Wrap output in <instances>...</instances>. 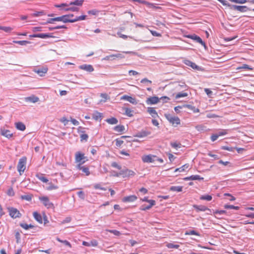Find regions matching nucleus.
I'll use <instances>...</instances> for the list:
<instances>
[{"instance_id":"1","label":"nucleus","mask_w":254,"mask_h":254,"mask_svg":"<svg viewBox=\"0 0 254 254\" xmlns=\"http://www.w3.org/2000/svg\"><path fill=\"white\" fill-rule=\"evenodd\" d=\"M26 163V157H23L19 160L17 168V170L19 172L20 175H22V173H23L25 170Z\"/></svg>"},{"instance_id":"2","label":"nucleus","mask_w":254,"mask_h":254,"mask_svg":"<svg viewBox=\"0 0 254 254\" xmlns=\"http://www.w3.org/2000/svg\"><path fill=\"white\" fill-rule=\"evenodd\" d=\"M165 117L168 121L174 126L180 124V120L178 117L173 116L170 114H166Z\"/></svg>"},{"instance_id":"3","label":"nucleus","mask_w":254,"mask_h":254,"mask_svg":"<svg viewBox=\"0 0 254 254\" xmlns=\"http://www.w3.org/2000/svg\"><path fill=\"white\" fill-rule=\"evenodd\" d=\"M8 210L9 213V215L13 218H19L21 216V214L20 213L16 208L14 207H9Z\"/></svg>"},{"instance_id":"4","label":"nucleus","mask_w":254,"mask_h":254,"mask_svg":"<svg viewBox=\"0 0 254 254\" xmlns=\"http://www.w3.org/2000/svg\"><path fill=\"white\" fill-rule=\"evenodd\" d=\"M75 157V162L76 163H78V164H80V163L81 164H83L86 161L85 159H86V157L84 156V154L81 153L79 152H77L76 153Z\"/></svg>"},{"instance_id":"5","label":"nucleus","mask_w":254,"mask_h":254,"mask_svg":"<svg viewBox=\"0 0 254 254\" xmlns=\"http://www.w3.org/2000/svg\"><path fill=\"white\" fill-rule=\"evenodd\" d=\"M120 174L123 178L128 177L130 176H133L135 175V173L130 170L127 168L122 169L120 171Z\"/></svg>"},{"instance_id":"6","label":"nucleus","mask_w":254,"mask_h":254,"mask_svg":"<svg viewBox=\"0 0 254 254\" xmlns=\"http://www.w3.org/2000/svg\"><path fill=\"white\" fill-rule=\"evenodd\" d=\"M155 158H157L156 156L149 154L143 156L142 157V160L144 163H153L156 161Z\"/></svg>"},{"instance_id":"7","label":"nucleus","mask_w":254,"mask_h":254,"mask_svg":"<svg viewBox=\"0 0 254 254\" xmlns=\"http://www.w3.org/2000/svg\"><path fill=\"white\" fill-rule=\"evenodd\" d=\"M193 207L196 210L197 212H198L199 211H208L209 212L207 213V214H210L211 212V209L207 207L206 206L202 205H196L194 204L193 205Z\"/></svg>"},{"instance_id":"8","label":"nucleus","mask_w":254,"mask_h":254,"mask_svg":"<svg viewBox=\"0 0 254 254\" xmlns=\"http://www.w3.org/2000/svg\"><path fill=\"white\" fill-rule=\"evenodd\" d=\"M48 68L47 66H43L35 68L34 71L39 74L40 76H44L47 72Z\"/></svg>"},{"instance_id":"9","label":"nucleus","mask_w":254,"mask_h":254,"mask_svg":"<svg viewBox=\"0 0 254 254\" xmlns=\"http://www.w3.org/2000/svg\"><path fill=\"white\" fill-rule=\"evenodd\" d=\"M30 37H34V38H42V39L55 37V36H52V34L50 33L34 34L30 35Z\"/></svg>"},{"instance_id":"10","label":"nucleus","mask_w":254,"mask_h":254,"mask_svg":"<svg viewBox=\"0 0 254 254\" xmlns=\"http://www.w3.org/2000/svg\"><path fill=\"white\" fill-rule=\"evenodd\" d=\"M231 8H233L234 10H236L240 12H246L248 10H250V9L247 6H241V5H232L231 6Z\"/></svg>"},{"instance_id":"11","label":"nucleus","mask_w":254,"mask_h":254,"mask_svg":"<svg viewBox=\"0 0 254 254\" xmlns=\"http://www.w3.org/2000/svg\"><path fill=\"white\" fill-rule=\"evenodd\" d=\"M159 98L157 96H153L148 98L146 100L147 105H154L157 104L159 101Z\"/></svg>"},{"instance_id":"12","label":"nucleus","mask_w":254,"mask_h":254,"mask_svg":"<svg viewBox=\"0 0 254 254\" xmlns=\"http://www.w3.org/2000/svg\"><path fill=\"white\" fill-rule=\"evenodd\" d=\"M188 38L194 40L196 42L200 44L201 45L205 47V43L202 40V39L198 36L193 34V35H190L187 36Z\"/></svg>"},{"instance_id":"13","label":"nucleus","mask_w":254,"mask_h":254,"mask_svg":"<svg viewBox=\"0 0 254 254\" xmlns=\"http://www.w3.org/2000/svg\"><path fill=\"white\" fill-rule=\"evenodd\" d=\"M39 199L42 202L43 204L48 208L50 207L53 205L52 203L50 202L49 199L47 196L39 197Z\"/></svg>"},{"instance_id":"14","label":"nucleus","mask_w":254,"mask_h":254,"mask_svg":"<svg viewBox=\"0 0 254 254\" xmlns=\"http://www.w3.org/2000/svg\"><path fill=\"white\" fill-rule=\"evenodd\" d=\"M0 134L7 138H10L13 136V133L9 130L5 128H1L0 130Z\"/></svg>"},{"instance_id":"15","label":"nucleus","mask_w":254,"mask_h":254,"mask_svg":"<svg viewBox=\"0 0 254 254\" xmlns=\"http://www.w3.org/2000/svg\"><path fill=\"white\" fill-rule=\"evenodd\" d=\"M137 197L135 195L127 196L123 198L122 201L124 202H131L135 201Z\"/></svg>"},{"instance_id":"16","label":"nucleus","mask_w":254,"mask_h":254,"mask_svg":"<svg viewBox=\"0 0 254 254\" xmlns=\"http://www.w3.org/2000/svg\"><path fill=\"white\" fill-rule=\"evenodd\" d=\"M121 99L122 100H127V101H128L129 102H130V103H131V104H132L133 105H136L137 103L135 98H133V97H132L131 96H129L128 95H124V96H123L121 97Z\"/></svg>"},{"instance_id":"17","label":"nucleus","mask_w":254,"mask_h":254,"mask_svg":"<svg viewBox=\"0 0 254 254\" xmlns=\"http://www.w3.org/2000/svg\"><path fill=\"white\" fill-rule=\"evenodd\" d=\"M82 164H77L76 168L81 170L83 173H84L86 176H88L90 174V171L89 168L85 166H82Z\"/></svg>"},{"instance_id":"18","label":"nucleus","mask_w":254,"mask_h":254,"mask_svg":"<svg viewBox=\"0 0 254 254\" xmlns=\"http://www.w3.org/2000/svg\"><path fill=\"white\" fill-rule=\"evenodd\" d=\"M57 21H62L64 23H72V19L67 18L66 15L56 17Z\"/></svg>"},{"instance_id":"19","label":"nucleus","mask_w":254,"mask_h":254,"mask_svg":"<svg viewBox=\"0 0 254 254\" xmlns=\"http://www.w3.org/2000/svg\"><path fill=\"white\" fill-rule=\"evenodd\" d=\"M79 68L90 72L94 70L93 66L90 64H82L80 65Z\"/></svg>"},{"instance_id":"20","label":"nucleus","mask_w":254,"mask_h":254,"mask_svg":"<svg viewBox=\"0 0 254 254\" xmlns=\"http://www.w3.org/2000/svg\"><path fill=\"white\" fill-rule=\"evenodd\" d=\"M151 134V132L147 130H141L138 132L135 135L138 137H144Z\"/></svg>"},{"instance_id":"21","label":"nucleus","mask_w":254,"mask_h":254,"mask_svg":"<svg viewBox=\"0 0 254 254\" xmlns=\"http://www.w3.org/2000/svg\"><path fill=\"white\" fill-rule=\"evenodd\" d=\"M176 88L178 90H183V91H186L188 89L189 87L185 82H180Z\"/></svg>"},{"instance_id":"22","label":"nucleus","mask_w":254,"mask_h":254,"mask_svg":"<svg viewBox=\"0 0 254 254\" xmlns=\"http://www.w3.org/2000/svg\"><path fill=\"white\" fill-rule=\"evenodd\" d=\"M147 112L151 115L152 118L155 119L158 117V114L155 110L152 107H148Z\"/></svg>"},{"instance_id":"23","label":"nucleus","mask_w":254,"mask_h":254,"mask_svg":"<svg viewBox=\"0 0 254 254\" xmlns=\"http://www.w3.org/2000/svg\"><path fill=\"white\" fill-rule=\"evenodd\" d=\"M204 179L203 178L201 177L199 175H192L190 177H186L184 178V180L186 181L189 180H203Z\"/></svg>"},{"instance_id":"24","label":"nucleus","mask_w":254,"mask_h":254,"mask_svg":"<svg viewBox=\"0 0 254 254\" xmlns=\"http://www.w3.org/2000/svg\"><path fill=\"white\" fill-rule=\"evenodd\" d=\"M15 125L18 130L24 131L26 129L25 125L22 122L15 123Z\"/></svg>"},{"instance_id":"25","label":"nucleus","mask_w":254,"mask_h":254,"mask_svg":"<svg viewBox=\"0 0 254 254\" xmlns=\"http://www.w3.org/2000/svg\"><path fill=\"white\" fill-rule=\"evenodd\" d=\"M33 217L34 219L38 222L39 223H42V217L40 214L38 213L37 212H33Z\"/></svg>"},{"instance_id":"26","label":"nucleus","mask_w":254,"mask_h":254,"mask_svg":"<svg viewBox=\"0 0 254 254\" xmlns=\"http://www.w3.org/2000/svg\"><path fill=\"white\" fill-rule=\"evenodd\" d=\"M39 99L38 97L34 95L27 97L25 98V100L27 102H30L32 103H36L39 101Z\"/></svg>"},{"instance_id":"27","label":"nucleus","mask_w":254,"mask_h":254,"mask_svg":"<svg viewBox=\"0 0 254 254\" xmlns=\"http://www.w3.org/2000/svg\"><path fill=\"white\" fill-rule=\"evenodd\" d=\"M185 63L186 64H187L188 66H190L193 69H199L200 68L195 63H194L190 61H189V60L186 61Z\"/></svg>"},{"instance_id":"28","label":"nucleus","mask_w":254,"mask_h":254,"mask_svg":"<svg viewBox=\"0 0 254 254\" xmlns=\"http://www.w3.org/2000/svg\"><path fill=\"white\" fill-rule=\"evenodd\" d=\"M84 2V0H74L73 1H70L69 3V5H76V6H82L83 3Z\"/></svg>"},{"instance_id":"29","label":"nucleus","mask_w":254,"mask_h":254,"mask_svg":"<svg viewBox=\"0 0 254 254\" xmlns=\"http://www.w3.org/2000/svg\"><path fill=\"white\" fill-rule=\"evenodd\" d=\"M189 167V164H186L184 165H183L182 167L177 168L175 170V172H182L185 171L187 169H188Z\"/></svg>"},{"instance_id":"30","label":"nucleus","mask_w":254,"mask_h":254,"mask_svg":"<svg viewBox=\"0 0 254 254\" xmlns=\"http://www.w3.org/2000/svg\"><path fill=\"white\" fill-rule=\"evenodd\" d=\"M125 129V127L123 125L116 126L114 127V130L118 132H122Z\"/></svg>"},{"instance_id":"31","label":"nucleus","mask_w":254,"mask_h":254,"mask_svg":"<svg viewBox=\"0 0 254 254\" xmlns=\"http://www.w3.org/2000/svg\"><path fill=\"white\" fill-rule=\"evenodd\" d=\"M170 190L173 191L181 192L183 190V187L182 186H172Z\"/></svg>"},{"instance_id":"32","label":"nucleus","mask_w":254,"mask_h":254,"mask_svg":"<svg viewBox=\"0 0 254 254\" xmlns=\"http://www.w3.org/2000/svg\"><path fill=\"white\" fill-rule=\"evenodd\" d=\"M106 122L111 125L117 124L118 123V120L114 117L107 119Z\"/></svg>"},{"instance_id":"33","label":"nucleus","mask_w":254,"mask_h":254,"mask_svg":"<svg viewBox=\"0 0 254 254\" xmlns=\"http://www.w3.org/2000/svg\"><path fill=\"white\" fill-rule=\"evenodd\" d=\"M86 15H83L79 16H76L75 18L72 19V23L80 21V20H83L86 19Z\"/></svg>"},{"instance_id":"34","label":"nucleus","mask_w":254,"mask_h":254,"mask_svg":"<svg viewBox=\"0 0 254 254\" xmlns=\"http://www.w3.org/2000/svg\"><path fill=\"white\" fill-rule=\"evenodd\" d=\"M36 176L39 180L44 183H47L49 181L48 179L43 176V174H37Z\"/></svg>"},{"instance_id":"35","label":"nucleus","mask_w":254,"mask_h":254,"mask_svg":"<svg viewBox=\"0 0 254 254\" xmlns=\"http://www.w3.org/2000/svg\"><path fill=\"white\" fill-rule=\"evenodd\" d=\"M184 107H187L189 109L192 110L193 112V113H198L199 111L198 109L196 108L195 107L191 105H184Z\"/></svg>"},{"instance_id":"36","label":"nucleus","mask_w":254,"mask_h":254,"mask_svg":"<svg viewBox=\"0 0 254 254\" xmlns=\"http://www.w3.org/2000/svg\"><path fill=\"white\" fill-rule=\"evenodd\" d=\"M123 110H125V114L127 116L129 117L133 116L132 111L131 109L127 108H123Z\"/></svg>"},{"instance_id":"37","label":"nucleus","mask_w":254,"mask_h":254,"mask_svg":"<svg viewBox=\"0 0 254 254\" xmlns=\"http://www.w3.org/2000/svg\"><path fill=\"white\" fill-rule=\"evenodd\" d=\"M19 225L20 226V227H21L22 228L25 230H28L29 228H32L34 227V226L32 224L28 225L26 223H20Z\"/></svg>"},{"instance_id":"38","label":"nucleus","mask_w":254,"mask_h":254,"mask_svg":"<svg viewBox=\"0 0 254 254\" xmlns=\"http://www.w3.org/2000/svg\"><path fill=\"white\" fill-rule=\"evenodd\" d=\"M185 235L199 236V234L194 230H188L185 232Z\"/></svg>"},{"instance_id":"39","label":"nucleus","mask_w":254,"mask_h":254,"mask_svg":"<svg viewBox=\"0 0 254 254\" xmlns=\"http://www.w3.org/2000/svg\"><path fill=\"white\" fill-rule=\"evenodd\" d=\"M153 206V203L151 204V205H146L145 204L142 205L140 207V210L142 211H145L146 210L150 209Z\"/></svg>"},{"instance_id":"40","label":"nucleus","mask_w":254,"mask_h":254,"mask_svg":"<svg viewBox=\"0 0 254 254\" xmlns=\"http://www.w3.org/2000/svg\"><path fill=\"white\" fill-rule=\"evenodd\" d=\"M32 194H25L21 196V198L23 200H26L27 201H31L32 199Z\"/></svg>"},{"instance_id":"41","label":"nucleus","mask_w":254,"mask_h":254,"mask_svg":"<svg viewBox=\"0 0 254 254\" xmlns=\"http://www.w3.org/2000/svg\"><path fill=\"white\" fill-rule=\"evenodd\" d=\"M64 10L66 11H78L79 10V8L76 6H71L69 7H66L64 9Z\"/></svg>"},{"instance_id":"42","label":"nucleus","mask_w":254,"mask_h":254,"mask_svg":"<svg viewBox=\"0 0 254 254\" xmlns=\"http://www.w3.org/2000/svg\"><path fill=\"white\" fill-rule=\"evenodd\" d=\"M224 207L225 209H235V210H239V208H240L239 206H234L233 205H230V204H225L224 206Z\"/></svg>"},{"instance_id":"43","label":"nucleus","mask_w":254,"mask_h":254,"mask_svg":"<svg viewBox=\"0 0 254 254\" xmlns=\"http://www.w3.org/2000/svg\"><path fill=\"white\" fill-rule=\"evenodd\" d=\"M102 114L99 112H96L93 115V118L95 120H101L102 119Z\"/></svg>"},{"instance_id":"44","label":"nucleus","mask_w":254,"mask_h":254,"mask_svg":"<svg viewBox=\"0 0 254 254\" xmlns=\"http://www.w3.org/2000/svg\"><path fill=\"white\" fill-rule=\"evenodd\" d=\"M188 95L187 93L185 92H179L176 95L175 98L176 99H179L182 97H185Z\"/></svg>"},{"instance_id":"45","label":"nucleus","mask_w":254,"mask_h":254,"mask_svg":"<svg viewBox=\"0 0 254 254\" xmlns=\"http://www.w3.org/2000/svg\"><path fill=\"white\" fill-rule=\"evenodd\" d=\"M217 133L219 136L225 135L228 133V130L223 129H220Z\"/></svg>"},{"instance_id":"46","label":"nucleus","mask_w":254,"mask_h":254,"mask_svg":"<svg viewBox=\"0 0 254 254\" xmlns=\"http://www.w3.org/2000/svg\"><path fill=\"white\" fill-rule=\"evenodd\" d=\"M58 188V186H57L56 185H54L52 183H50L49 184V186L47 187V190H56Z\"/></svg>"},{"instance_id":"47","label":"nucleus","mask_w":254,"mask_h":254,"mask_svg":"<svg viewBox=\"0 0 254 254\" xmlns=\"http://www.w3.org/2000/svg\"><path fill=\"white\" fill-rule=\"evenodd\" d=\"M0 29L5 31V32L9 33L11 32V31L12 30V28L10 27L0 26Z\"/></svg>"},{"instance_id":"48","label":"nucleus","mask_w":254,"mask_h":254,"mask_svg":"<svg viewBox=\"0 0 254 254\" xmlns=\"http://www.w3.org/2000/svg\"><path fill=\"white\" fill-rule=\"evenodd\" d=\"M212 197L211 195H202L200 199L201 200H206L207 201H210L212 199Z\"/></svg>"},{"instance_id":"49","label":"nucleus","mask_w":254,"mask_h":254,"mask_svg":"<svg viewBox=\"0 0 254 254\" xmlns=\"http://www.w3.org/2000/svg\"><path fill=\"white\" fill-rule=\"evenodd\" d=\"M167 247L169 249H178L179 247V245H175L173 243H168Z\"/></svg>"},{"instance_id":"50","label":"nucleus","mask_w":254,"mask_h":254,"mask_svg":"<svg viewBox=\"0 0 254 254\" xmlns=\"http://www.w3.org/2000/svg\"><path fill=\"white\" fill-rule=\"evenodd\" d=\"M107 231L117 236H119L121 234L120 231L116 230H108Z\"/></svg>"},{"instance_id":"51","label":"nucleus","mask_w":254,"mask_h":254,"mask_svg":"<svg viewBox=\"0 0 254 254\" xmlns=\"http://www.w3.org/2000/svg\"><path fill=\"white\" fill-rule=\"evenodd\" d=\"M111 166L112 167H114V168H117L119 170H121L122 169V167L121 165H119L117 162H113L111 163Z\"/></svg>"},{"instance_id":"52","label":"nucleus","mask_w":254,"mask_h":254,"mask_svg":"<svg viewBox=\"0 0 254 254\" xmlns=\"http://www.w3.org/2000/svg\"><path fill=\"white\" fill-rule=\"evenodd\" d=\"M221 149L229 151H234V148L227 146H223L221 147Z\"/></svg>"},{"instance_id":"53","label":"nucleus","mask_w":254,"mask_h":254,"mask_svg":"<svg viewBox=\"0 0 254 254\" xmlns=\"http://www.w3.org/2000/svg\"><path fill=\"white\" fill-rule=\"evenodd\" d=\"M214 213L215 214H216V215H221L226 214V211L223 210H215V211H214Z\"/></svg>"},{"instance_id":"54","label":"nucleus","mask_w":254,"mask_h":254,"mask_svg":"<svg viewBox=\"0 0 254 254\" xmlns=\"http://www.w3.org/2000/svg\"><path fill=\"white\" fill-rule=\"evenodd\" d=\"M55 6V7H58V8H62V7H67V6H69V3H62L60 4H56Z\"/></svg>"},{"instance_id":"55","label":"nucleus","mask_w":254,"mask_h":254,"mask_svg":"<svg viewBox=\"0 0 254 254\" xmlns=\"http://www.w3.org/2000/svg\"><path fill=\"white\" fill-rule=\"evenodd\" d=\"M77 195L78 197L81 198V199H85V194L84 192L83 191H80L77 192Z\"/></svg>"},{"instance_id":"56","label":"nucleus","mask_w":254,"mask_h":254,"mask_svg":"<svg viewBox=\"0 0 254 254\" xmlns=\"http://www.w3.org/2000/svg\"><path fill=\"white\" fill-rule=\"evenodd\" d=\"M81 141L85 140L86 141L87 140L88 138V135L86 134L82 133L80 135Z\"/></svg>"},{"instance_id":"57","label":"nucleus","mask_w":254,"mask_h":254,"mask_svg":"<svg viewBox=\"0 0 254 254\" xmlns=\"http://www.w3.org/2000/svg\"><path fill=\"white\" fill-rule=\"evenodd\" d=\"M113 60L115 59V58L119 59H123L125 58V56L122 54H113Z\"/></svg>"},{"instance_id":"58","label":"nucleus","mask_w":254,"mask_h":254,"mask_svg":"<svg viewBox=\"0 0 254 254\" xmlns=\"http://www.w3.org/2000/svg\"><path fill=\"white\" fill-rule=\"evenodd\" d=\"M181 144L180 143H178L176 142H171V146L174 148H177L178 147H181Z\"/></svg>"},{"instance_id":"59","label":"nucleus","mask_w":254,"mask_h":254,"mask_svg":"<svg viewBox=\"0 0 254 254\" xmlns=\"http://www.w3.org/2000/svg\"><path fill=\"white\" fill-rule=\"evenodd\" d=\"M15 43H17L20 45H26L27 44L29 43V42L27 41H17L14 42Z\"/></svg>"},{"instance_id":"60","label":"nucleus","mask_w":254,"mask_h":254,"mask_svg":"<svg viewBox=\"0 0 254 254\" xmlns=\"http://www.w3.org/2000/svg\"><path fill=\"white\" fill-rule=\"evenodd\" d=\"M117 35L120 37V38H122L124 39H127L128 37H129V38H131V37L130 36H128L127 35H124V34H122L120 32H117Z\"/></svg>"},{"instance_id":"61","label":"nucleus","mask_w":254,"mask_h":254,"mask_svg":"<svg viewBox=\"0 0 254 254\" xmlns=\"http://www.w3.org/2000/svg\"><path fill=\"white\" fill-rule=\"evenodd\" d=\"M225 196H229L230 198H228V199L230 201H234L236 199V198L232 196L231 194L228 193H224Z\"/></svg>"},{"instance_id":"62","label":"nucleus","mask_w":254,"mask_h":254,"mask_svg":"<svg viewBox=\"0 0 254 254\" xmlns=\"http://www.w3.org/2000/svg\"><path fill=\"white\" fill-rule=\"evenodd\" d=\"M220 2H221L223 5H227L231 7L232 5L230 4L226 0H218Z\"/></svg>"},{"instance_id":"63","label":"nucleus","mask_w":254,"mask_h":254,"mask_svg":"<svg viewBox=\"0 0 254 254\" xmlns=\"http://www.w3.org/2000/svg\"><path fill=\"white\" fill-rule=\"evenodd\" d=\"M218 137H219V136L217 133H215V134H213L211 136V140L212 141H215V140H216L217 139Z\"/></svg>"},{"instance_id":"64","label":"nucleus","mask_w":254,"mask_h":254,"mask_svg":"<svg viewBox=\"0 0 254 254\" xmlns=\"http://www.w3.org/2000/svg\"><path fill=\"white\" fill-rule=\"evenodd\" d=\"M60 121L63 123L64 126L67 125L68 123V120L66 119L65 117H63L60 119Z\"/></svg>"}]
</instances>
